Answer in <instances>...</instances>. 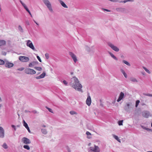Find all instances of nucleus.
<instances>
[{
    "mask_svg": "<svg viewBox=\"0 0 152 152\" xmlns=\"http://www.w3.org/2000/svg\"><path fill=\"white\" fill-rule=\"evenodd\" d=\"M70 114L72 115H73L74 114H77V112L74 111H70L69 112Z\"/></svg>",
    "mask_w": 152,
    "mask_h": 152,
    "instance_id": "27",
    "label": "nucleus"
},
{
    "mask_svg": "<svg viewBox=\"0 0 152 152\" xmlns=\"http://www.w3.org/2000/svg\"><path fill=\"white\" fill-rule=\"evenodd\" d=\"M23 6V7H25L26 5V4H24L23 3H22V4Z\"/></svg>",
    "mask_w": 152,
    "mask_h": 152,
    "instance_id": "49",
    "label": "nucleus"
},
{
    "mask_svg": "<svg viewBox=\"0 0 152 152\" xmlns=\"http://www.w3.org/2000/svg\"><path fill=\"white\" fill-rule=\"evenodd\" d=\"M26 129H27V130H28V132L30 133V129H29V127H28L27 128H26Z\"/></svg>",
    "mask_w": 152,
    "mask_h": 152,
    "instance_id": "45",
    "label": "nucleus"
},
{
    "mask_svg": "<svg viewBox=\"0 0 152 152\" xmlns=\"http://www.w3.org/2000/svg\"><path fill=\"white\" fill-rule=\"evenodd\" d=\"M2 147L5 149H7L8 148V146L6 143H4L2 145Z\"/></svg>",
    "mask_w": 152,
    "mask_h": 152,
    "instance_id": "26",
    "label": "nucleus"
},
{
    "mask_svg": "<svg viewBox=\"0 0 152 152\" xmlns=\"http://www.w3.org/2000/svg\"><path fill=\"white\" fill-rule=\"evenodd\" d=\"M90 149L91 151L95 152H99L100 151L99 147L95 145H94V148L91 147Z\"/></svg>",
    "mask_w": 152,
    "mask_h": 152,
    "instance_id": "9",
    "label": "nucleus"
},
{
    "mask_svg": "<svg viewBox=\"0 0 152 152\" xmlns=\"http://www.w3.org/2000/svg\"><path fill=\"white\" fill-rule=\"evenodd\" d=\"M113 137L116 140H117L118 142H120V140L119 139L118 137L115 135H113Z\"/></svg>",
    "mask_w": 152,
    "mask_h": 152,
    "instance_id": "22",
    "label": "nucleus"
},
{
    "mask_svg": "<svg viewBox=\"0 0 152 152\" xmlns=\"http://www.w3.org/2000/svg\"><path fill=\"white\" fill-rule=\"evenodd\" d=\"M20 3H21V4H22V3H23L21 1H20Z\"/></svg>",
    "mask_w": 152,
    "mask_h": 152,
    "instance_id": "54",
    "label": "nucleus"
},
{
    "mask_svg": "<svg viewBox=\"0 0 152 152\" xmlns=\"http://www.w3.org/2000/svg\"><path fill=\"white\" fill-rule=\"evenodd\" d=\"M37 57L38 60L40 62H41L42 61L39 57V56H37Z\"/></svg>",
    "mask_w": 152,
    "mask_h": 152,
    "instance_id": "40",
    "label": "nucleus"
},
{
    "mask_svg": "<svg viewBox=\"0 0 152 152\" xmlns=\"http://www.w3.org/2000/svg\"><path fill=\"white\" fill-rule=\"evenodd\" d=\"M37 63L38 62H37L33 61L29 64L28 65V66L29 67H32L34 66V65L37 64Z\"/></svg>",
    "mask_w": 152,
    "mask_h": 152,
    "instance_id": "17",
    "label": "nucleus"
},
{
    "mask_svg": "<svg viewBox=\"0 0 152 152\" xmlns=\"http://www.w3.org/2000/svg\"><path fill=\"white\" fill-rule=\"evenodd\" d=\"M123 121V120L119 121L118 122V125L120 126L122 125Z\"/></svg>",
    "mask_w": 152,
    "mask_h": 152,
    "instance_id": "30",
    "label": "nucleus"
},
{
    "mask_svg": "<svg viewBox=\"0 0 152 152\" xmlns=\"http://www.w3.org/2000/svg\"><path fill=\"white\" fill-rule=\"evenodd\" d=\"M46 75V73L45 72H44L42 74L39 76L36 77V78L37 79H39L40 78H43Z\"/></svg>",
    "mask_w": 152,
    "mask_h": 152,
    "instance_id": "15",
    "label": "nucleus"
},
{
    "mask_svg": "<svg viewBox=\"0 0 152 152\" xmlns=\"http://www.w3.org/2000/svg\"><path fill=\"white\" fill-rule=\"evenodd\" d=\"M71 85L75 90L82 92L81 89L82 86L79 83L78 79L75 77H73L72 79Z\"/></svg>",
    "mask_w": 152,
    "mask_h": 152,
    "instance_id": "1",
    "label": "nucleus"
},
{
    "mask_svg": "<svg viewBox=\"0 0 152 152\" xmlns=\"http://www.w3.org/2000/svg\"><path fill=\"white\" fill-rule=\"evenodd\" d=\"M123 74L126 78H127V75L125 72Z\"/></svg>",
    "mask_w": 152,
    "mask_h": 152,
    "instance_id": "43",
    "label": "nucleus"
},
{
    "mask_svg": "<svg viewBox=\"0 0 152 152\" xmlns=\"http://www.w3.org/2000/svg\"><path fill=\"white\" fill-rule=\"evenodd\" d=\"M140 102V101L139 100H137L136 101V105H135V106L136 107H137Z\"/></svg>",
    "mask_w": 152,
    "mask_h": 152,
    "instance_id": "34",
    "label": "nucleus"
},
{
    "mask_svg": "<svg viewBox=\"0 0 152 152\" xmlns=\"http://www.w3.org/2000/svg\"><path fill=\"white\" fill-rule=\"evenodd\" d=\"M142 74L143 75H144V73H142Z\"/></svg>",
    "mask_w": 152,
    "mask_h": 152,
    "instance_id": "60",
    "label": "nucleus"
},
{
    "mask_svg": "<svg viewBox=\"0 0 152 152\" xmlns=\"http://www.w3.org/2000/svg\"><path fill=\"white\" fill-rule=\"evenodd\" d=\"M60 3L61 5L64 8H67V6L66 5V4L62 1H60Z\"/></svg>",
    "mask_w": 152,
    "mask_h": 152,
    "instance_id": "20",
    "label": "nucleus"
},
{
    "mask_svg": "<svg viewBox=\"0 0 152 152\" xmlns=\"http://www.w3.org/2000/svg\"><path fill=\"white\" fill-rule=\"evenodd\" d=\"M26 129H27V130H28V132L30 133V129H29V127H28L27 128H26Z\"/></svg>",
    "mask_w": 152,
    "mask_h": 152,
    "instance_id": "46",
    "label": "nucleus"
},
{
    "mask_svg": "<svg viewBox=\"0 0 152 152\" xmlns=\"http://www.w3.org/2000/svg\"><path fill=\"white\" fill-rule=\"evenodd\" d=\"M45 57L47 59H48L49 58V54L48 53H46L45 54Z\"/></svg>",
    "mask_w": 152,
    "mask_h": 152,
    "instance_id": "37",
    "label": "nucleus"
},
{
    "mask_svg": "<svg viewBox=\"0 0 152 152\" xmlns=\"http://www.w3.org/2000/svg\"><path fill=\"white\" fill-rule=\"evenodd\" d=\"M4 61L1 59H0V65L4 64Z\"/></svg>",
    "mask_w": 152,
    "mask_h": 152,
    "instance_id": "35",
    "label": "nucleus"
},
{
    "mask_svg": "<svg viewBox=\"0 0 152 152\" xmlns=\"http://www.w3.org/2000/svg\"><path fill=\"white\" fill-rule=\"evenodd\" d=\"M69 54L73 59L74 62L75 63H76L77 61L76 56L74 54L71 52H69Z\"/></svg>",
    "mask_w": 152,
    "mask_h": 152,
    "instance_id": "7",
    "label": "nucleus"
},
{
    "mask_svg": "<svg viewBox=\"0 0 152 152\" xmlns=\"http://www.w3.org/2000/svg\"><path fill=\"white\" fill-rule=\"evenodd\" d=\"M131 104V103H126L124 107V109L126 111L128 112L129 111V109L130 107Z\"/></svg>",
    "mask_w": 152,
    "mask_h": 152,
    "instance_id": "12",
    "label": "nucleus"
},
{
    "mask_svg": "<svg viewBox=\"0 0 152 152\" xmlns=\"http://www.w3.org/2000/svg\"><path fill=\"white\" fill-rule=\"evenodd\" d=\"M26 45L27 46L29 47L33 50H35V48H34L32 42L30 40H28L27 41V43Z\"/></svg>",
    "mask_w": 152,
    "mask_h": 152,
    "instance_id": "5",
    "label": "nucleus"
},
{
    "mask_svg": "<svg viewBox=\"0 0 152 152\" xmlns=\"http://www.w3.org/2000/svg\"><path fill=\"white\" fill-rule=\"evenodd\" d=\"M24 8L28 12L29 14L31 16V14L29 10L28 9L27 7V6H26L25 7H24Z\"/></svg>",
    "mask_w": 152,
    "mask_h": 152,
    "instance_id": "28",
    "label": "nucleus"
},
{
    "mask_svg": "<svg viewBox=\"0 0 152 152\" xmlns=\"http://www.w3.org/2000/svg\"><path fill=\"white\" fill-rule=\"evenodd\" d=\"M104 10L107 12H110V10H108L107 9H104Z\"/></svg>",
    "mask_w": 152,
    "mask_h": 152,
    "instance_id": "50",
    "label": "nucleus"
},
{
    "mask_svg": "<svg viewBox=\"0 0 152 152\" xmlns=\"http://www.w3.org/2000/svg\"><path fill=\"white\" fill-rule=\"evenodd\" d=\"M142 116L145 118H148L150 115L149 112L148 111H144L142 112Z\"/></svg>",
    "mask_w": 152,
    "mask_h": 152,
    "instance_id": "6",
    "label": "nucleus"
},
{
    "mask_svg": "<svg viewBox=\"0 0 152 152\" xmlns=\"http://www.w3.org/2000/svg\"><path fill=\"white\" fill-rule=\"evenodd\" d=\"M13 66V64L12 63L8 62L6 64L5 66L6 67L10 68L12 67Z\"/></svg>",
    "mask_w": 152,
    "mask_h": 152,
    "instance_id": "16",
    "label": "nucleus"
},
{
    "mask_svg": "<svg viewBox=\"0 0 152 152\" xmlns=\"http://www.w3.org/2000/svg\"><path fill=\"white\" fill-rule=\"evenodd\" d=\"M23 148L27 150H29L30 149V147L28 145H24L23 146Z\"/></svg>",
    "mask_w": 152,
    "mask_h": 152,
    "instance_id": "31",
    "label": "nucleus"
},
{
    "mask_svg": "<svg viewBox=\"0 0 152 152\" xmlns=\"http://www.w3.org/2000/svg\"><path fill=\"white\" fill-rule=\"evenodd\" d=\"M86 134L87 135V138L90 139L91 138V134L89 132L87 131Z\"/></svg>",
    "mask_w": 152,
    "mask_h": 152,
    "instance_id": "18",
    "label": "nucleus"
},
{
    "mask_svg": "<svg viewBox=\"0 0 152 152\" xmlns=\"http://www.w3.org/2000/svg\"><path fill=\"white\" fill-rule=\"evenodd\" d=\"M34 68L38 71H40L42 70V68L40 67H35Z\"/></svg>",
    "mask_w": 152,
    "mask_h": 152,
    "instance_id": "24",
    "label": "nucleus"
},
{
    "mask_svg": "<svg viewBox=\"0 0 152 152\" xmlns=\"http://www.w3.org/2000/svg\"><path fill=\"white\" fill-rule=\"evenodd\" d=\"M19 59L22 62H28L29 59L28 57L24 56H20L19 57Z\"/></svg>",
    "mask_w": 152,
    "mask_h": 152,
    "instance_id": "2",
    "label": "nucleus"
},
{
    "mask_svg": "<svg viewBox=\"0 0 152 152\" xmlns=\"http://www.w3.org/2000/svg\"><path fill=\"white\" fill-rule=\"evenodd\" d=\"M113 58L115 60H118L117 58L115 56Z\"/></svg>",
    "mask_w": 152,
    "mask_h": 152,
    "instance_id": "51",
    "label": "nucleus"
},
{
    "mask_svg": "<svg viewBox=\"0 0 152 152\" xmlns=\"http://www.w3.org/2000/svg\"><path fill=\"white\" fill-rule=\"evenodd\" d=\"M121 72L123 74L124 73H125V71H124V70L123 69H121Z\"/></svg>",
    "mask_w": 152,
    "mask_h": 152,
    "instance_id": "44",
    "label": "nucleus"
},
{
    "mask_svg": "<svg viewBox=\"0 0 152 152\" xmlns=\"http://www.w3.org/2000/svg\"><path fill=\"white\" fill-rule=\"evenodd\" d=\"M91 102V99L89 94H88V96L87 99L86 101V103L88 106H90Z\"/></svg>",
    "mask_w": 152,
    "mask_h": 152,
    "instance_id": "10",
    "label": "nucleus"
},
{
    "mask_svg": "<svg viewBox=\"0 0 152 152\" xmlns=\"http://www.w3.org/2000/svg\"><path fill=\"white\" fill-rule=\"evenodd\" d=\"M124 94L122 92H121L120 94L119 95V97L118 99L117 100V101L118 102H119L121 100L123 99L124 98Z\"/></svg>",
    "mask_w": 152,
    "mask_h": 152,
    "instance_id": "13",
    "label": "nucleus"
},
{
    "mask_svg": "<svg viewBox=\"0 0 152 152\" xmlns=\"http://www.w3.org/2000/svg\"><path fill=\"white\" fill-rule=\"evenodd\" d=\"M45 4L47 6L48 8L51 12L53 11L51 4L48 0H43Z\"/></svg>",
    "mask_w": 152,
    "mask_h": 152,
    "instance_id": "4",
    "label": "nucleus"
},
{
    "mask_svg": "<svg viewBox=\"0 0 152 152\" xmlns=\"http://www.w3.org/2000/svg\"><path fill=\"white\" fill-rule=\"evenodd\" d=\"M151 126L152 127V123H151Z\"/></svg>",
    "mask_w": 152,
    "mask_h": 152,
    "instance_id": "58",
    "label": "nucleus"
},
{
    "mask_svg": "<svg viewBox=\"0 0 152 152\" xmlns=\"http://www.w3.org/2000/svg\"><path fill=\"white\" fill-rule=\"evenodd\" d=\"M147 96H152V95L151 94H147L146 95Z\"/></svg>",
    "mask_w": 152,
    "mask_h": 152,
    "instance_id": "47",
    "label": "nucleus"
},
{
    "mask_svg": "<svg viewBox=\"0 0 152 152\" xmlns=\"http://www.w3.org/2000/svg\"><path fill=\"white\" fill-rule=\"evenodd\" d=\"M63 83L64 84H65L66 85L67 84V83L66 80H64Z\"/></svg>",
    "mask_w": 152,
    "mask_h": 152,
    "instance_id": "42",
    "label": "nucleus"
},
{
    "mask_svg": "<svg viewBox=\"0 0 152 152\" xmlns=\"http://www.w3.org/2000/svg\"><path fill=\"white\" fill-rule=\"evenodd\" d=\"M110 53V56H111V57L112 58H113L115 56L114 55L113 53Z\"/></svg>",
    "mask_w": 152,
    "mask_h": 152,
    "instance_id": "41",
    "label": "nucleus"
},
{
    "mask_svg": "<svg viewBox=\"0 0 152 152\" xmlns=\"http://www.w3.org/2000/svg\"><path fill=\"white\" fill-rule=\"evenodd\" d=\"M25 72L27 74H34L36 73V71L33 69L26 68L25 70Z\"/></svg>",
    "mask_w": 152,
    "mask_h": 152,
    "instance_id": "3",
    "label": "nucleus"
},
{
    "mask_svg": "<svg viewBox=\"0 0 152 152\" xmlns=\"http://www.w3.org/2000/svg\"><path fill=\"white\" fill-rule=\"evenodd\" d=\"M123 62L124 64H126L127 65L129 66H130V64L127 61H126L124 60L123 61Z\"/></svg>",
    "mask_w": 152,
    "mask_h": 152,
    "instance_id": "32",
    "label": "nucleus"
},
{
    "mask_svg": "<svg viewBox=\"0 0 152 152\" xmlns=\"http://www.w3.org/2000/svg\"><path fill=\"white\" fill-rule=\"evenodd\" d=\"M46 108L47 109H48V111L51 113H53V110H52L50 108H48V107H46Z\"/></svg>",
    "mask_w": 152,
    "mask_h": 152,
    "instance_id": "33",
    "label": "nucleus"
},
{
    "mask_svg": "<svg viewBox=\"0 0 152 152\" xmlns=\"http://www.w3.org/2000/svg\"><path fill=\"white\" fill-rule=\"evenodd\" d=\"M42 127H46V126L45 125H43L42 126Z\"/></svg>",
    "mask_w": 152,
    "mask_h": 152,
    "instance_id": "52",
    "label": "nucleus"
},
{
    "mask_svg": "<svg viewBox=\"0 0 152 152\" xmlns=\"http://www.w3.org/2000/svg\"><path fill=\"white\" fill-rule=\"evenodd\" d=\"M73 74V72H72V73H71V74H72V75Z\"/></svg>",
    "mask_w": 152,
    "mask_h": 152,
    "instance_id": "59",
    "label": "nucleus"
},
{
    "mask_svg": "<svg viewBox=\"0 0 152 152\" xmlns=\"http://www.w3.org/2000/svg\"><path fill=\"white\" fill-rule=\"evenodd\" d=\"M42 133L44 134H46L47 133V131L46 129H42Z\"/></svg>",
    "mask_w": 152,
    "mask_h": 152,
    "instance_id": "25",
    "label": "nucleus"
},
{
    "mask_svg": "<svg viewBox=\"0 0 152 152\" xmlns=\"http://www.w3.org/2000/svg\"><path fill=\"white\" fill-rule=\"evenodd\" d=\"M18 28L21 31H23V28H22V27L20 26H19Z\"/></svg>",
    "mask_w": 152,
    "mask_h": 152,
    "instance_id": "38",
    "label": "nucleus"
},
{
    "mask_svg": "<svg viewBox=\"0 0 152 152\" xmlns=\"http://www.w3.org/2000/svg\"><path fill=\"white\" fill-rule=\"evenodd\" d=\"M143 68L147 72L148 74H150V73H151L150 72L148 69H147L146 67H145L144 66H143Z\"/></svg>",
    "mask_w": 152,
    "mask_h": 152,
    "instance_id": "23",
    "label": "nucleus"
},
{
    "mask_svg": "<svg viewBox=\"0 0 152 152\" xmlns=\"http://www.w3.org/2000/svg\"><path fill=\"white\" fill-rule=\"evenodd\" d=\"M24 67H21L20 68H18L17 69L18 70L22 71L24 70Z\"/></svg>",
    "mask_w": 152,
    "mask_h": 152,
    "instance_id": "36",
    "label": "nucleus"
},
{
    "mask_svg": "<svg viewBox=\"0 0 152 152\" xmlns=\"http://www.w3.org/2000/svg\"><path fill=\"white\" fill-rule=\"evenodd\" d=\"M1 98L0 97V102H1Z\"/></svg>",
    "mask_w": 152,
    "mask_h": 152,
    "instance_id": "55",
    "label": "nucleus"
},
{
    "mask_svg": "<svg viewBox=\"0 0 152 152\" xmlns=\"http://www.w3.org/2000/svg\"><path fill=\"white\" fill-rule=\"evenodd\" d=\"M109 46L114 50L116 52H118L119 50V49L116 46H114L113 44L110 43L108 44Z\"/></svg>",
    "mask_w": 152,
    "mask_h": 152,
    "instance_id": "8",
    "label": "nucleus"
},
{
    "mask_svg": "<svg viewBox=\"0 0 152 152\" xmlns=\"http://www.w3.org/2000/svg\"><path fill=\"white\" fill-rule=\"evenodd\" d=\"M12 126L13 128H14L15 130L16 129V128H15V126L14 125H12Z\"/></svg>",
    "mask_w": 152,
    "mask_h": 152,
    "instance_id": "48",
    "label": "nucleus"
},
{
    "mask_svg": "<svg viewBox=\"0 0 152 152\" xmlns=\"http://www.w3.org/2000/svg\"><path fill=\"white\" fill-rule=\"evenodd\" d=\"M6 44V42L3 40H0V46L4 45Z\"/></svg>",
    "mask_w": 152,
    "mask_h": 152,
    "instance_id": "19",
    "label": "nucleus"
},
{
    "mask_svg": "<svg viewBox=\"0 0 152 152\" xmlns=\"http://www.w3.org/2000/svg\"><path fill=\"white\" fill-rule=\"evenodd\" d=\"M134 1L133 0H124V1H123V2H124V3H125L126 2H127V1Z\"/></svg>",
    "mask_w": 152,
    "mask_h": 152,
    "instance_id": "39",
    "label": "nucleus"
},
{
    "mask_svg": "<svg viewBox=\"0 0 152 152\" xmlns=\"http://www.w3.org/2000/svg\"><path fill=\"white\" fill-rule=\"evenodd\" d=\"M35 22L36 23L37 25H38V24L37 23H36L35 21Z\"/></svg>",
    "mask_w": 152,
    "mask_h": 152,
    "instance_id": "56",
    "label": "nucleus"
},
{
    "mask_svg": "<svg viewBox=\"0 0 152 152\" xmlns=\"http://www.w3.org/2000/svg\"><path fill=\"white\" fill-rule=\"evenodd\" d=\"M23 126L25 127V128H26L28 127V125L27 124L26 122L24 120H23Z\"/></svg>",
    "mask_w": 152,
    "mask_h": 152,
    "instance_id": "29",
    "label": "nucleus"
},
{
    "mask_svg": "<svg viewBox=\"0 0 152 152\" xmlns=\"http://www.w3.org/2000/svg\"><path fill=\"white\" fill-rule=\"evenodd\" d=\"M1 107H2V105L1 104H0V109L1 108Z\"/></svg>",
    "mask_w": 152,
    "mask_h": 152,
    "instance_id": "53",
    "label": "nucleus"
},
{
    "mask_svg": "<svg viewBox=\"0 0 152 152\" xmlns=\"http://www.w3.org/2000/svg\"><path fill=\"white\" fill-rule=\"evenodd\" d=\"M22 141L24 143L26 144H29L31 143L30 140L27 138L25 137L23 138Z\"/></svg>",
    "mask_w": 152,
    "mask_h": 152,
    "instance_id": "11",
    "label": "nucleus"
},
{
    "mask_svg": "<svg viewBox=\"0 0 152 152\" xmlns=\"http://www.w3.org/2000/svg\"><path fill=\"white\" fill-rule=\"evenodd\" d=\"M4 135V130L3 128L0 126V137H3Z\"/></svg>",
    "mask_w": 152,
    "mask_h": 152,
    "instance_id": "14",
    "label": "nucleus"
},
{
    "mask_svg": "<svg viewBox=\"0 0 152 152\" xmlns=\"http://www.w3.org/2000/svg\"><path fill=\"white\" fill-rule=\"evenodd\" d=\"M130 80L132 82H137V80L134 78L132 77L130 78Z\"/></svg>",
    "mask_w": 152,
    "mask_h": 152,
    "instance_id": "21",
    "label": "nucleus"
},
{
    "mask_svg": "<svg viewBox=\"0 0 152 152\" xmlns=\"http://www.w3.org/2000/svg\"><path fill=\"white\" fill-rule=\"evenodd\" d=\"M147 152H152V151H147Z\"/></svg>",
    "mask_w": 152,
    "mask_h": 152,
    "instance_id": "57",
    "label": "nucleus"
}]
</instances>
